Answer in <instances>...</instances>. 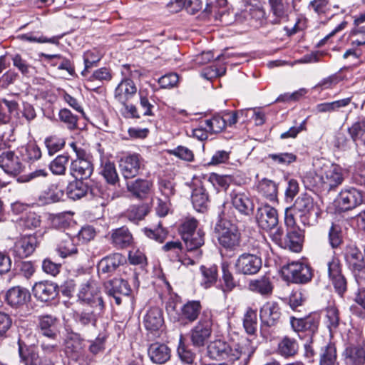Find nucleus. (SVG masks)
I'll return each mask as SVG.
<instances>
[{
	"instance_id": "36",
	"label": "nucleus",
	"mask_w": 365,
	"mask_h": 365,
	"mask_svg": "<svg viewBox=\"0 0 365 365\" xmlns=\"http://www.w3.org/2000/svg\"><path fill=\"white\" fill-rule=\"evenodd\" d=\"M168 6L175 12L185 9L187 13L195 14L201 10L202 4L200 0H175L171 1Z\"/></svg>"
},
{
	"instance_id": "7",
	"label": "nucleus",
	"mask_w": 365,
	"mask_h": 365,
	"mask_svg": "<svg viewBox=\"0 0 365 365\" xmlns=\"http://www.w3.org/2000/svg\"><path fill=\"white\" fill-rule=\"evenodd\" d=\"M282 273L287 281L294 283H307L312 277L310 267L299 262H293L284 266Z\"/></svg>"
},
{
	"instance_id": "40",
	"label": "nucleus",
	"mask_w": 365,
	"mask_h": 365,
	"mask_svg": "<svg viewBox=\"0 0 365 365\" xmlns=\"http://www.w3.org/2000/svg\"><path fill=\"white\" fill-rule=\"evenodd\" d=\"M57 251L63 258L76 254L78 249L74 243V239L68 235H63L58 245Z\"/></svg>"
},
{
	"instance_id": "23",
	"label": "nucleus",
	"mask_w": 365,
	"mask_h": 365,
	"mask_svg": "<svg viewBox=\"0 0 365 365\" xmlns=\"http://www.w3.org/2000/svg\"><path fill=\"white\" fill-rule=\"evenodd\" d=\"M30 299L29 292L19 286L13 287L6 294V301L12 307H20Z\"/></svg>"
},
{
	"instance_id": "10",
	"label": "nucleus",
	"mask_w": 365,
	"mask_h": 365,
	"mask_svg": "<svg viewBox=\"0 0 365 365\" xmlns=\"http://www.w3.org/2000/svg\"><path fill=\"white\" fill-rule=\"evenodd\" d=\"M167 257L173 262H178L185 266L192 265L195 259L184 251L182 243L178 240L169 241L162 247Z\"/></svg>"
},
{
	"instance_id": "11",
	"label": "nucleus",
	"mask_w": 365,
	"mask_h": 365,
	"mask_svg": "<svg viewBox=\"0 0 365 365\" xmlns=\"http://www.w3.org/2000/svg\"><path fill=\"white\" fill-rule=\"evenodd\" d=\"M19 356L20 362L24 365H54L53 360L47 356H38V353L25 344L19 341Z\"/></svg>"
},
{
	"instance_id": "9",
	"label": "nucleus",
	"mask_w": 365,
	"mask_h": 365,
	"mask_svg": "<svg viewBox=\"0 0 365 365\" xmlns=\"http://www.w3.org/2000/svg\"><path fill=\"white\" fill-rule=\"evenodd\" d=\"M237 273L245 275L257 274L262 267V259L257 255L243 253L240 255L235 264Z\"/></svg>"
},
{
	"instance_id": "16",
	"label": "nucleus",
	"mask_w": 365,
	"mask_h": 365,
	"mask_svg": "<svg viewBox=\"0 0 365 365\" xmlns=\"http://www.w3.org/2000/svg\"><path fill=\"white\" fill-rule=\"evenodd\" d=\"M119 166L122 175L128 179L137 176L144 165L140 155L134 153L121 158Z\"/></svg>"
},
{
	"instance_id": "55",
	"label": "nucleus",
	"mask_w": 365,
	"mask_h": 365,
	"mask_svg": "<svg viewBox=\"0 0 365 365\" xmlns=\"http://www.w3.org/2000/svg\"><path fill=\"white\" fill-rule=\"evenodd\" d=\"M22 155L28 160H36L41 156L40 148L34 143H28L21 148Z\"/></svg>"
},
{
	"instance_id": "43",
	"label": "nucleus",
	"mask_w": 365,
	"mask_h": 365,
	"mask_svg": "<svg viewBox=\"0 0 365 365\" xmlns=\"http://www.w3.org/2000/svg\"><path fill=\"white\" fill-rule=\"evenodd\" d=\"M298 350V344L294 339L284 336L278 344L277 351L284 357L294 356Z\"/></svg>"
},
{
	"instance_id": "61",
	"label": "nucleus",
	"mask_w": 365,
	"mask_h": 365,
	"mask_svg": "<svg viewBox=\"0 0 365 365\" xmlns=\"http://www.w3.org/2000/svg\"><path fill=\"white\" fill-rule=\"evenodd\" d=\"M179 81L177 73H170L159 78L158 83L163 88H170L175 86Z\"/></svg>"
},
{
	"instance_id": "54",
	"label": "nucleus",
	"mask_w": 365,
	"mask_h": 365,
	"mask_svg": "<svg viewBox=\"0 0 365 365\" xmlns=\"http://www.w3.org/2000/svg\"><path fill=\"white\" fill-rule=\"evenodd\" d=\"M13 65L16 67L23 75H30L34 67L20 54H14L11 57Z\"/></svg>"
},
{
	"instance_id": "64",
	"label": "nucleus",
	"mask_w": 365,
	"mask_h": 365,
	"mask_svg": "<svg viewBox=\"0 0 365 365\" xmlns=\"http://www.w3.org/2000/svg\"><path fill=\"white\" fill-rule=\"evenodd\" d=\"M145 234L148 237L155 240L158 242H163L167 237V232L161 227H158L155 230L145 229Z\"/></svg>"
},
{
	"instance_id": "33",
	"label": "nucleus",
	"mask_w": 365,
	"mask_h": 365,
	"mask_svg": "<svg viewBox=\"0 0 365 365\" xmlns=\"http://www.w3.org/2000/svg\"><path fill=\"white\" fill-rule=\"evenodd\" d=\"M163 322L162 311L158 307L150 309L144 318L145 327L150 331L158 330L162 327Z\"/></svg>"
},
{
	"instance_id": "12",
	"label": "nucleus",
	"mask_w": 365,
	"mask_h": 365,
	"mask_svg": "<svg viewBox=\"0 0 365 365\" xmlns=\"http://www.w3.org/2000/svg\"><path fill=\"white\" fill-rule=\"evenodd\" d=\"M280 316V309L276 302H266L259 310L262 329L275 327L279 322Z\"/></svg>"
},
{
	"instance_id": "6",
	"label": "nucleus",
	"mask_w": 365,
	"mask_h": 365,
	"mask_svg": "<svg viewBox=\"0 0 365 365\" xmlns=\"http://www.w3.org/2000/svg\"><path fill=\"white\" fill-rule=\"evenodd\" d=\"M364 200V192L354 187H347L339 192L336 203L341 211H346L361 205Z\"/></svg>"
},
{
	"instance_id": "13",
	"label": "nucleus",
	"mask_w": 365,
	"mask_h": 365,
	"mask_svg": "<svg viewBox=\"0 0 365 365\" xmlns=\"http://www.w3.org/2000/svg\"><path fill=\"white\" fill-rule=\"evenodd\" d=\"M255 219L259 227L267 231L272 230L278 224L277 210L268 205H264L257 208Z\"/></svg>"
},
{
	"instance_id": "51",
	"label": "nucleus",
	"mask_w": 365,
	"mask_h": 365,
	"mask_svg": "<svg viewBox=\"0 0 365 365\" xmlns=\"http://www.w3.org/2000/svg\"><path fill=\"white\" fill-rule=\"evenodd\" d=\"M340 322L338 309L334 306H329L326 309V324L330 331L337 329Z\"/></svg>"
},
{
	"instance_id": "31",
	"label": "nucleus",
	"mask_w": 365,
	"mask_h": 365,
	"mask_svg": "<svg viewBox=\"0 0 365 365\" xmlns=\"http://www.w3.org/2000/svg\"><path fill=\"white\" fill-rule=\"evenodd\" d=\"M153 183L151 181L143 179H136L135 180L128 182V190L135 197L143 199L150 193Z\"/></svg>"
},
{
	"instance_id": "38",
	"label": "nucleus",
	"mask_w": 365,
	"mask_h": 365,
	"mask_svg": "<svg viewBox=\"0 0 365 365\" xmlns=\"http://www.w3.org/2000/svg\"><path fill=\"white\" fill-rule=\"evenodd\" d=\"M66 351L75 360H78L83 354V341L76 334L66 340Z\"/></svg>"
},
{
	"instance_id": "1",
	"label": "nucleus",
	"mask_w": 365,
	"mask_h": 365,
	"mask_svg": "<svg viewBox=\"0 0 365 365\" xmlns=\"http://www.w3.org/2000/svg\"><path fill=\"white\" fill-rule=\"evenodd\" d=\"M304 180L311 186L331 190L341 185L344 180L343 169L336 164L325 163L314 173H309Z\"/></svg>"
},
{
	"instance_id": "52",
	"label": "nucleus",
	"mask_w": 365,
	"mask_h": 365,
	"mask_svg": "<svg viewBox=\"0 0 365 365\" xmlns=\"http://www.w3.org/2000/svg\"><path fill=\"white\" fill-rule=\"evenodd\" d=\"M68 162L67 155H58L49 165L50 170L54 175H64L66 170V165Z\"/></svg>"
},
{
	"instance_id": "14",
	"label": "nucleus",
	"mask_w": 365,
	"mask_h": 365,
	"mask_svg": "<svg viewBox=\"0 0 365 365\" xmlns=\"http://www.w3.org/2000/svg\"><path fill=\"white\" fill-rule=\"evenodd\" d=\"M85 283L81 284L78 294L79 299L88 304H96L101 309L103 300L98 295L99 288L97 283L91 279H85Z\"/></svg>"
},
{
	"instance_id": "25",
	"label": "nucleus",
	"mask_w": 365,
	"mask_h": 365,
	"mask_svg": "<svg viewBox=\"0 0 365 365\" xmlns=\"http://www.w3.org/2000/svg\"><path fill=\"white\" fill-rule=\"evenodd\" d=\"M232 206L241 214L250 215L254 210V204L250 197L244 192H233L231 195Z\"/></svg>"
},
{
	"instance_id": "2",
	"label": "nucleus",
	"mask_w": 365,
	"mask_h": 365,
	"mask_svg": "<svg viewBox=\"0 0 365 365\" xmlns=\"http://www.w3.org/2000/svg\"><path fill=\"white\" fill-rule=\"evenodd\" d=\"M292 207L298 218L304 225L317 222L321 213L319 207L314 203L313 198L307 194L299 195Z\"/></svg>"
},
{
	"instance_id": "49",
	"label": "nucleus",
	"mask_w": 365,
	"mask_h": 365,
	"mask_svg": "<svg viewBox=\"0 0 365 365\" xmlns=\"http://www.w3.org/2000/svg\"><path fill=\"white\" fill-rule=\"evenodd\" d=\"M243 326L248 334H254L257 328V318L256 310L248 308L243 318Z\"/></svg>"
},
{
	"instance_id": "17",
	"label": "nucleus",
	"mask_w": 365,
	"mask_h": 365,
	"mask_svg": "<svg viewBox=\"0 0 365 365\" xmlns=\"http://www.w3.org/2000/svg\"><path fill=\"white\" fill-rule=\"evenodd\" d=\"M328 274L336 291L342 294L346 289V281L341 273V267L339 259L333 258L327 264Z\"/></svg>"
},
{
	"instance_id": "50",
	"label": "nucleus",
	"mask_w": 365,
	"mask_h": 365,
	"mask_svg": "<svg viewBox=\"0 0 365 365\" xmlns=\"http://www.w3.org/2000/svg\"><path fill=\"white\" fill-rule=\"evenodd\" d=\"M101 58L102 53L96 48H93L85 52L83 55L85 68L82 71V75L86 76L88 73V69L96 66Z\"/></svg>"
},
{
	"instance_id": "24",
	"label": "nucleus",
	"mask_w": 365,
	"mask_h": 365,
	"mask_svg": "<svg viewBox=\"0 0 365 365\" xmlns=\"http://www.w3.org/2000/svg\"><path fill=\"white\" fill-rule=\"evenodd\" d=\"M268 5L274 18L272 20V24H279L287 19L289 9L287 0H268Z\"/></svg>"
},
{
	"instance_id": "59",
	"label": "nucleus",
	"mask_w": 365,
	"mask_h": 365,
	"mask_svg": "<svg viewBox=\"0 0 365 365\" xmlns=\"http://www.w3.org/2000/svg\"><path fill=\"white\" fill-rule=\"evenodd\" d=\"M168 153L186 161H192L194 158L192 150L181 145L168 150Z\"/></svg>"
},
{
	"instance_id": "45",
	"label": "nucleus",
	"mask_w": 365,
	"mask_h": 365,
	"mask_svg": "<svg viewBox=\"0 0 365 365\" xmlns=\"http://www.w3.org/2000/svg\"><path fill=\"white\" fill-rule=\"evenodd\" d=\"M222 284L221 289L224 293L232 291L237 285V282L235 279L232 273L227 264L222 265Z\"/></svg>"
},
{
	"instance_id": "20",
	"label": "nucleus",
	"mask_w": 365,
	"mask_h": 365,
	"mask_svg": "<svg viewBox=\"0 0 365 365\" xmlns=\"http://www.w3.org/2000/svg\"><path fill=\"white\" fill-rule=\"evenodd\" d=\"M0 167L8 174L17 175L22 169V164L13 151H4L0 155Z\"/></svg>"
},
{
	"instance_id": "29",
	"label": "nucleus",
	"mask_w": 365,
	"mask_h": 365,
	"mask_svg": "<svg viewBox=\"0 0 365 365\" xmlns=\"http://www.w3.org/2000/svg\"><path fill=\"white\" fill-rule=\"evenodd\" d=\"M63 195V190L57 185L52 184L38 195L37 202L39 205L56 202L60 201Z\"/></svg>"
},
{
	"instance_id": "47",
	"label": "nucleus",
	"mask_w": 365,
	"mask_h": 365,
	"mask_svg": "<svg viewBox=\"0 0 365 365\" xmlns=\"http://www.w3.org/2000/svg\"><path fill=\"white\" fill-rule=\"evenodd\" d=\"M319 365H339L336 349L334 345L329 344L322 349Z\"/></svg>"
},
{
	"instance_id": "62",
	"label": "nucleus",
	"mask_w": 365,
	"mask_h": 365,
	"mask_svg": "<svg viewBox=\"0 0 365 365\" xmlns=\"http://www.w3.org/2000/svg\"><path fill=\"white\" fill-rule=\"evenodd\" d=\"M197 227V222L196 220L191 218L186 220L181 225L180 234L182 238L185 237V235H190L197 232L196 228Z\"/></svg>"
},
{
	"instance_id": "8",
	"label": "nucleus",
	"mask_w": 365,
	"mask_h": 365,
	"mask_svg": "<svg viewBox=\"0 0 365 365\" xmlns=\"http://www.w3.org/2000/svg\"><path fill=\"white\" fill-rule=\"evenodd\" d=\"M345 259L359 284L365 282V261L364 255L356 247H350L346 252Z\"/></svg>"
},
{
	"instance_id": "63",
	"label": "nucleus",
	"mask_w": 365,
	"mask_h": 365,
	"mask_svg": "<svg viewBox=\"0 0 365 365\" xmlns=\"http://www.w3.org/2000/svg\"><path fill=\"white\" fill-rule=\"evenodd\" d=\"M269 157L274 162L282 165H288L296 160V155L289 153L270 154Z\"/></svg>"
},
{
	"instance_id": "3",
	"label": "nucleus",
	"mask_w": 365,
	"mask_h": 365,
	"mask_svg": "<svg viewBox=\"0 0 365 365\" xmlns=\"http://www.w3.org/2000/svg\"><path fill=\"white\" fill-rule=\"evenodd\" d=\"M122 74L124 78L115 89L114 97L120 103H127L137 93V87L132 78H137L140 73L136 69H132L128 65L123 66Z\"/></svg>"
},
{
	"instance_id": "18",
	"label": "nucleus",
	"mask_w": 365,
	"mask_h": 365,
	"mask_svg": "<svg viewBox=\"0 0 365 365\" xmlns=\"http://www.w3.org/2000/svg\"><path fill=\"white\" fill-rule=\"evenodd\" d=\"M204 233L201 230H197V232L193 233L192 235H185V237L182 239L185 245V251L190 255L191 258L195 259H198L202 254L200 248L204 244Z\"/></svg>"
},
{
	"instance_id": "44",
	"label": "nucleus",
	"mask_w": 365,
	"mask_h": 365,
	"mask_svg": "<svg viewBox=\"0 0 365 365\" xmlns=\"http://www.w3.org/2000/svg\"><path fill=\"white\" fill-rule=\"evenodd\" d=\"M88 190V185L82 180H75L70 182L67 187V195L76 200L84 197Z\"/></svg>"
},
{
	"instance_id": "57",
	"label": "nucleus",
	"mask_w": 365,
	"mask_h": 365,
	"mask_svg": "<svg viewBox=\"0 0 365 365\" xmlns=\"http://www.w3.org/2000/svg\"><path fill=\"white\" fill-rule=\"evenodd\" d=\"M101 174L108 183L115 184L118 180L115 167L113 163L106 162L103 165Z\"/></svg>"
},
{
	"instance_id": "39",
	"label": "nucleus",
	"mask_w": 365,
	"mask_h": 365,
	"mask_svg": "<svg viewBox=\"0 0 365 365\" xmlns=\"http://www.w3.org/2000/svg\"><path fill=\"white\" fill-rule=\"evenodd\" d=\"M257 190L262 197L270 201H274L277 196V186L272 180L263 179L259 181Z\"/></svg>"
},
{
	"instance_id": "53",
	"label": "nucleus",
	"mask_w": 365,
	"mask_h": 365,
	"mask_svg": "<svg viewBox=\"0 0 365 365\" xmlns=\"http://www.w3.org/2000/svg\"><path fill=\"white\" fill-rule=\"evenodd\" d=\"M204 124L210 133H219L225 128V121L222 115H216L210 119L205 120Z\"/></svg>"
},
{
	"instance_id": "32",
	"label": "nucleus",
	"mask_w": 365,
	"mask_h": 365,
	"mask_svg": "<svg viewBox=\"0 0 365 365\" xmlns=\"http://www.w3.org/2000/svg\"><path fill=\"white\" fill-rule=\"evenodd\" d=\"M111 241L116 248H125L132 244L133 236L127 227H122L112 231Z\"/></svg>"
},
{
	"instance_id": "30",
	"label": "nucleus",
	"mask_w": 365,
	"mask_h": 365,
	"mask_svg": "<svg viewBox=\"0 0 365 365\" xmlns=\"http://www.w3.org/2000/svg\"><path fill=\"white\" fill-rule=\"evenodd\" d=\"M148 356L153 363L162 364L170 359V350L165 344L154 343L148 349Z\"/></svg>"
},
{
	"instance_id": "21",
	"label": "nucleus",
	"mask_w": 365,
	"mask_h": 365,
	"mask_svg": "<svg viewBox=\"0 0 365 365\" xmlns=\"http://www.w3.org/2000/svg\"><path fill=\"white\" fill-rule=\"evenodd\" d=\"M108 295L112 296L117 304H120L121 298L119 296H128L131 292L128 283L123 279L115 278L110 280L106 286Z\"/></svg>"
},
{
	"instance_id": "60",
	"label": "nucleus",
	"mask_w": 365,
	"mask_h": 365,
	"mask_svg": "<svg viewBox=\"0 0 365 365\" xmlns=\"http://www.w3.org/2000/svg\"><path fill=\"white\" fill-rule=\"evenodd\" d=\"M42 349V354L41 356H47L48 359L53 360L58 353V344L56 343H49L46 341H43L41 344Z\"/></svg>"
},
{
	"instance_id": "27",
	"label": "nucleus",
	"mask_w": 365,
	"mask_h": 365,
	"mask_svg": "<svg viewBox=\"0 0 365 365\" xmlns=\"http://www.w3.org/2000/svg\"><path fill=\"white\" fill-rule=\"evenodd\" d=\"M38 327L42 334L48 338L55 339L58 330V321L52 315H43L39 317Z\"/></svg>"
},
{
	"instance_id": "46",
	"label": "nucleus",
	"mask_w": 365,
	"mask_h": 365,
	"mask_svg": "<svg viewBox=\"0 0 365 365\" xmlns=\"http://www.w3.org/2000/svg\"><path fill=\"white\" fill-rule=\"evenodd\" d=\"M202 273L201 285L207 289L212 287L217 279V268L216 266L200 267Z\"/></svg>"
},
{
	"instance_id": "48",
	"label": "nucleus",
	"mask_w": 365,
	"mask_h": 365,
	"mask_svg": "<svg viewBox=\"0 0 365 365\" xmlns=\"http://www.w3.org/2000/svg\"><path fill=\"white\" fill-rule=\"evenodd\" d=\"M250 287L252 291L259 293L262 295H269L273 289L270 280L267 277H262L251 282Z\"/></svg>"
},
{
	"instance_id": "26",
	"label": "nucleus",
	"mask_w": 365,
	"mask_h": 365,
	"mask_svg": "<svg viewBox=\"0 0 365 365\" xmlns=\"http://www.w3.org/2000/svg\"><path fill=\"white\" fill-rule=\"evenodd\" d=\"M34 295L41 302H48L57 295L56 286L48 282L36 283L33 287Z\"/></svg>"
},
{
	"instance_id": "5",
	"label": "nucleus",
	"mask_w": 365,
	"mask_h": 365,
	"mask_svg": "<svg viewBox=\"0 0 365 365\" xmlns=\"http://www.w3.org/2000/svg\"><path fill=\"white\" fill-rule=\"evenodd\" d=\"M212 320L210 312H204L199 322L191 329L190 338L193 346H203L212 334Z\"/></svg>"
},
{
	"instance_id": "34",
	"label": "nucleus",
	"mask_w": 365,
	"mask_h": 365,
	"mask_svg": "<svg viewBox=\"0 0 365 365\" xmlns=\"http://www.w3.org/2000/svg\"><path fill=\"white\" fill-rule=\"evenodd\" d=\"M282 245L294 252H300L302 247V237L299 231L296 228L289 230L282 242Z\"/></svg>"
},
{
	"instance_id": "58",
	"label": "nucleus",
	"mask_w": 365,
	"mask_h": 365,
	"mask_svg": "<svg viewBox=\"0 0 365 365\" xmlns=\"http://www.w3.org/2000/svg\"><path fill=\"white\" fill-rule=\"evenodd\" d=\"M349 133L356 143L359 142L365 134V120L355 122L349 128Z\"/></svg>"
},
{
	"instance_id": "37",
	"label": "nucleus",
	"mask_w": 365,
	"mask_h": 365,
	"mask_svg": "<svg viewBox=\"0 0 365 365\" xmlns=\"http://www.w3.org/2000/svg\"><path fill=\"white\" fill-rule=\"evenodd\" d=\"M192 203L194 208L198 212H204L208 205V195L203 186H199L193 189L192 196Z\"/></svg>"
},
{
	"instance_id": "22",
	"label": "nucleus",
	"mask_w": 365,
	"mask_h": 365,
	"mask_svg": "<svg viewBox=\"0 0 365 365\" xmlns=\"http://www.w3.org/2000/svg\"><path fill=\"white\" fill-rule=\"evenodd\" d=\"M346 365H364L365 364V340L361 344L350 345L344 353Z\"/></svg>"
},
{
	"instance_id": "4",
	"label": "nucleus",
	"mask_w": 365,
	"mask_h": 365,
	"mask_svg": "<svg viewBox=\"0 0 365 365\" xmlns=\"http://www.w3.org/2000/svg\"><path fill=\"white\" fill-rule=\"evenodd\" d=\"M218 242L224 248L234 250L240 244V233L237 226L229 221H222L216 226Z\"/></svg>"
},
{
	"instance_id": "42",
	"label": "nucleus",
	"mask_w": 365,
	"mask_h": 365,
	"mask_svg": "<svg viewBox=\"0 0 365 365\" xmlns=\"http://www.w3.org/2000/svg\"><path fill=\"white\" fill-rule=\"evenodd\" d=\"M200 311L201 304L199 301H190L182 306L181 317L192 322L197 319Z\"/></svg>"
},
{
	"instance_id": "28",
	"label": "nucleus",
	"mask_w": 365,
	"mask_h": 365,
	"mask_svg": "<svg viewBox=\"0 0 365 365\" xmlns=\"http://www.w3.org/2000/svg\"><path fill=\"white\" fill-rule=\"evenodd\" d=\"M93 168L90 160L75 159L71 163V174L77 179H87L93 173Z\"/></svg>"
},
{
	"instance_id": "15",
	"label": "nucleus",
	"mask_w": 365,
	"mask_h": 365,
	"mask_svg": "<svg viewBox=\"0 0 365 365\" xmlns=\"http://www.w3.org/2000/svg\"><path fill=\"white\" fill-rule=\"evenodd\" d=\"M38 245V242L35 235H24L15 241L11 251L14 256L24 258L33 254Z\"/></svg>"
},
{
	"instance_id": "56",
	"label": "nucleus",
	"mask_w": 365,
	"mask_h": 365,
	"mask_svg": "<svg viewBox=\"0 0 365 365\" xmlns=\"http://www.w3.org/2000/svg\"><path fill=\"white\" fill-rule=\"evenodd\" d=\"M58 118L61 122L66 125L68 129L73 130L76 128L78 118L68 109L63 108L60 110L58 113Z\"/></svg>"
},
{
	"instance_id": "19",
	"label": "nucleus",
	"mask_w": 365,
	"mask_h": 365,
	"mask_svg": "<svg viewBox=\"0 0 365 365\" xmlns=\"http://www.w3.org/2000/svg\"><path fill=\"white\" fill-rule=\"evenodd\" d=\"M254 352L255 349L250 346V342L248 341H242L240 343H235L231 346L229 345L225 359L235 361L244 356L245 357V365H247Z\"/></svg>"
},
{
	"instance_id": "41",
	"label": "nucleus",
	"mask_w": 365,
	"mask_h": 365,
	"mask_svg": "<svg viewBox=\"0 0 365 365\" xmlns=\"http://www.w3.org/2000/svg\"><path fill=\"white\" fill-rule=\"evenodd\" d=\"M229 344L221 340H215L212 341L207 346L208 356L213 359L222 358L225 359L227 354Z\"/></svg>"
},
{
	"instance_id": "35",
	"label": "nucleus",
	"mask_w": 365,
	"mask_h": 365,
	"mask_svg": "<svg viewBox=\"0 0 365 365\" xmlns=\"http://www.w3.org/2000/svg\"><path fill=\"white\" fill-rule=\"evenodd\" d=\"M124 262L123 257L115 253L112 255L103 258L98 263V272L103 273H111L114 272L117 267L122 264Z\"/></svg>"
}]
</instances>
